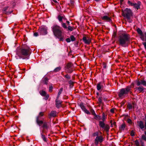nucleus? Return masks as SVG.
I'll return each instance as SVG.
<instances>
[{
  "instance_id": "nucleus-1",
  "label": "nucleus",
  "mask_w": 146,
  "mask_h": 146,
  "mask_svg": "<svg viewBox=\"0 0 146 146\" xmlns=\"http://www.w3.org/2000/svg\"><path fill=\"white\" fill-rule=\"evenodd\" d=\"M29 48L26 45H23L21 48H17L16 50L15 57L17 59H25V56L29 54Z\"/></svg>"
},
{
  "instance_id": "nucleus-2",
  "label": "nucleus",
  "mask_w": 146,
  "mask_h": 146,
  "mask_svg": "<svg viewBox=\"0 0 146 146\" xmlns=\"http://www.w3.org/2000/svg\"><path fill=\"white\" fill-rule=\"evenodd\" d=\"M129 41V37L127 34H123L120 36L119 38V44L123 46H126Z\"/></svg>"
},
{
  "instance_id": "nucleus-3",
  "label": "nucleus",
  "mask_w": 146,
  "mask_h": 146,
  "mask_svg": "<svg viewBox=\"0 0 146 146\" xmlns=\"http://www.w3.org/2000/svg\"><path fill=\"white\" fill-rule=\"evenodd\" d=\"M131 88V86H128L125 88L121 89L119 94V98H123L125 97L130 92Z\"/></svg>"
},
{
  "instance_id": "nucleus-4",
  "label": "nucleus",
  "mask_w": 146,
  "mask_h": 146,
  "mask_svg": "<svg viewBox=\"0 0 146 146\" xmlns=\"http://www.w3.org/2000/svg\"><path fill=\"white\" fill-rule=\"evenodd\" d=\"M52 28L55 36L58 37L61 36L62 30V28L58 25H55L52 27Z\"/></svg>"
},
{
  "instance_id": "nucleus-5",
  "label": "nucleus",
  "mask_w": 146,
  "mask_h": 146,
  "mask_svg": "<svg viewBox=\"0 0 146 146\" xmlns=\"http://www.w3.org/2000/svg\"><path fill=\"white\" fill-rule=\"evenodd\" d=\"M123 15L127 18L129 19L130 17L132 16V13L130 9L126 8L123 11Z\"/></svg>"
},
{
  "instance_id": "nucleus-6",
  "label": "nucleus",
  "mask_w": 146,
  "mask_h": 146,
  "mask_svg": "<svg viewBox=\"0 0 146 146\" xmlns=\"http://www.w3.org/2000/svg\"><path fill=\"white\" fill-rule=\"evenodd\" d=\"M137 31L138 34L139 35L140 38L143 41H144L145 38L144 33L145 32L143 33L142 31L139 28H138L137 29Z\"/></svg>"
},
{
  "instance_id": "nucleus-7",
  "label": "nucleus",
  "mask_w": 146,
  "mask_h": 146,
  "mask_svg": "<svg viewBox=\"0 0 146 146\" xmlns=\"http://www.w3.org/2000/svg\"><path fill=\"white\" fill-rule=\"evenodd\" d=\"M103 141V138L102 136H97L95 140V144L97 145L99 142L101 143Z\"/></svg>"
},
{
  "instance_id": "nucleus-8",
  "label": "nucleus",
  "mask_w": 146,
  "mask_h": 146,
  "mask_svg": "<svg viewBox=\"0 0 146 146\" xmlns=\"http://www.w3.org/2000/svg\"><path fill=\"white\" fill-rule=\"evenodd\" d=\"M47 29L45 27H42L39 29V31L40 32L41 34L45 35L47 34Z\"/></svg>"
},
{
  "instance_id": "nucleus-9",
  "label": "nucleus",
  "mask_w": 146,
  "mask_h": 146,
  "mask_svg": "<svg viewBox=\"0 0 146 146\" xmlns=\"http://www.w3.org/2000/svg\"><path fill=\"white\" fill-rule=\"evenodd\" d=\"M72 64L71 63H68L67 66L68 70L67 71L68 73L72 72L73 71V70L72 69Z\"/></svg>"
},
{
  "instance_id": "nucleus-10",
  "label": "nucleus",
  "mask_w": 146,
  "mask_h": 146,
  "mask_svg": "<svg viewBox=\"0 0 146 146\" xmlns=\"http://www.w3.org/2000/svg\"><path fill=\"white\" fill-rule=\"evenodd\" d=\"M102 20L107 22H111V20L110 18L108 16L105 15L101 17Z\"/></svg>"
},
{
  "instance_id": "nucleus-11",
  "label": "nucleus",
  "mask_w": 146,
  "mask_h": 146,
  "mask_svg": "<svg viewBox=\"0 0 146 146\" xmlns=\"http://www.w3.org/2000/svg\"><path fill=\"white\" fill-rule=\"evenodd\" d=\"M40 93L42 96H46V100L48 99L49 97V95L47 94L46 92L45 91L43 90L40 91Z\"/></svg>"
},
{
  "instance_id": "nucleus-12",
  "label": "nucleus",
  "mask_w": 146,
  "mask_h": 146,
  "mask_svg": "<svg viewBox=\"0 0 146 146\" xmlns=\"http://www.w3.org/2000/svg\"><path fill=\"white\" fill-rule=\"evenodd\" d=\"M141 5V3L140 1H138L136 3H134L133 5V7L137 9H139L140 8V6Z\"/></svg>"
},
{
  "instance_id": "nucleus-13",
  "label": "nucleus",
  "mask_w": 146,
  "mask_h": 146,
  "mask_svg": "<svg viewBox=\"0 0 146 146\" xmlns=\"http://www.w3.org/2000/svg\"><path fill=\"white\" fill-rule=\"evenodd\" d=\"M83 40L84 43L86 44H89L91 42V40L90 39H87L86 37H84L83 38Z\"/></svg>"
},
{
  "instance_id": "nucleus-14",
  "label": "nucleus",
  "mask_w": 146,
  "mask_h": 146,
  "mask_svg": "<svg viewBox=\"0 0 146 146\" xmlns=\"http://www.w3.org/2000/svg\"><path fill=\"white\" fill-rule=\"evenodd\" d=\"M42 81V83L47 84L48 83V79L46 76H44L43 78Z\"/></svg>"
},
{
  "instance_id": "nucleus-15",
  "label": "nucleus",
  "mask_w": 146,
  "mask_h": 146,
  "mask_svg": "<svg viewBox=\"0 0 146 146\" xmlns=\"http://www.w3.org/2000/svg\"><path fill=\"white\" fill-rule=\"evenodd\" d=\"M97 89L98 90H100L103 88V86L101 83H100L97 84Z\"/></svg>"
},
{
  "instance_id": "nucleus-16",
  "label": "nucleus",
  "mask_w": 146,
  "mask_h": 146,
  "mask_svg": "<svg viewBox=\"0 0 146 146\" xmlns=\"http://www.w3.org/2000/svg\"><path fill=\"white\" fill-rule=\"evenodd\" d=\"M58 99H57V98H56V105L57 108H59L61 106V102L60 101H58Z\"/></svg>"
},
{
  "instance_id": "nucleus-17",
  "label": "nucleus",
  "mask_w": 146,
  "mask_h": 146,
  "mask_svg": "<svg viewBox=\"0 0 146 146\" xmlns=\"http://www.w3.org/2000/svg\"><path fill=\"white\" fill-rule=\"evenodd\" d=\"M93 114L94 116V118L95 119H97V120H100L101 119V117L99 115H97L94 111L93 113Z\"/></svg>"
},
{
  "instance_id": "nucleus-18",
  "label": "nucleus",
  "mask_w": 146,
  "mask_h": 146,
  "mask_svg": "<svg viewBox=\"0 0 146 146\" xmlns=\"http://www.w3.org/2000/svg\"><path fill=\"white\" fill-rule=\"evenodd\" d=\"M49 124V123L47 122H44L43 123V125L42 127L44 129H48L49 125L48 124Z\"/></svg>"
},
{
  "instance_id": "nucleus-19",
  "label": "nucleus",
  "mask_w": 146,
  "mask_h": 146,
  "mask_svg": "<svg viewBox=\"0 0 146 146\" xmlns=\"http://www.w3.org/2000/svg\"><path fill=\"white\" fill-rule=\"evenodd\" d=\"M39 116L37 117L36 118V122L40 126L42 124H43V122L42 121L39 120Z\"/></svg>"
},
{
  "instance_id": "nucleus-20",
  "label": "nucleus",
  "mask_w": 146,
  "mask_h": 146,
  "mask_svg": "<svg viewBox=\"0 0 146 146\" xmlns=\"http://www.w3.org/2000/svg\"><path fill=\"white\" fill-rule=\"evenodd\" d=\"M56 112L55 111H52L50 113V115L51 117H54L56 115Z\"/></svg>"
},
{
  "instance_id": "nucleus-21",
  "label": "nucleus",
  "mask_w": 146,
  "mask_h": 146,
  "mask_svg": "<svg viewBox=\"0 0 146 146\" xmlns=\"http://www.w3.org/2000/svg\"><path fill=\"white\" fill-rule=\"evenodd\" d=\"M139 125L141 129H143L144 128V126L143 122L142 121L138 122Z\"/></svg>"
},
{
  "instance_id": "nucleus-22",
  "label": "nucleus",
  "mask_w": 146,
  "mask_h": 146,
  "mask_svg": "<svg viewBox=\"0 0 146 146\" xmlns=\"http://www.w3.org/2000/svg\"><path fill=\"white\" fill-rule=\"evenodd\" d=\"M63 88H61L59 90V92L58 93V95H57V99H58L60 95L62 92L63 91Z\"/></svg>"
},
{
  "instance_id": "nucleus-23",
  "label": "nucleus",
  "mask_w": 146,
  "mask_h": 146,
  "mask_svg": "<svg viewBox=\"0 0 146 146\" xmlns=\"http://www.w3.org/2000/svg\"><path fill=\"white\" fill-rule=\"evenodd\" d=\"M125 125L124 124H122L121 126L119 127V129L120 130H123L125 128Z\"/></svg>"
},
{
  "instance_id": "nucleus-24",
  "label": "nucleus",
  "mask_w": 146,
  "mask_h": 146,
  "mask_svg": "<svg viewBox=\"0 0 146 146\" xmlns=\"http://www.w3.org/2000/svg\"><path fill=\"white\" fill-rule=\"evenodd\" d=\"M99 125L101 127L103 128L105 125V124L103 122L100 121L99 122Z\"/></svg>"
},
{
  "instance_id": "nucleus-25",
  "label": "nucleus",
  "mask_w": 146,
  "mask_h": 146,
  "mask_svg": "<svg viewBox=\"0 0 146 146\" xmlns=\"http://www.w3.org/2000/svg\"><path fill=\"white\" fill-rule=\"evenodd\" d=\"M103 128L106 131H108L110 129V127L108 125H105L104 127Z\"/></svg>"
},
{
  "instance_id": "nucleus-26",
  "label": "nucleus",
  "mask_w": 146,
  "mask_h": 146,
  "mask_svg": "<svg viewBox=\"0 0 146 146\" xmlns=\"http://www.w3.org/2000/svg\"><path fill=\"white\" fill-rule=\"evenodd\" d=\"M145 38V42L142 43L144 45V47L146 49V33H144Z\"/></svg>"
},
{
  "instance_id": "nucleus-27",
  "label": "nucleus",
  "mask_w": 146,
  "mask_h": 146,
  "mask_svg": "<svg viewBox=\"0 0 146 146\" xmlns=\"http://www.w3.org/2000/svg\"><path fill=\"white\" fill-rule=\"evenodd\" d=\"M61 69V68L60 67H58L56 68L54 70V71L55 72H59Z\"/></svg>"
},
{
  "instance_id": "nucleus-28",
  "label": "nucleus",
  "mask_w": 146,
  "mask_h": 146,
  "mask_svg": "<svg viewBox=\"0 0 146 146\" xmlns=\"http://www.w3.org/2000/svg\"><path fill=\"white\" fill-rule=\"evenodd\" d=\"M70 38L71 41H74L76 40V38L73 35H71L70 36Z\"/></svg>"
},
{
  "instance_id": "nucleus-29",
  "label": "nucleus",
  "mask_w": 146,
  "mask_h": 146,
  "mask_svg": "<svg viewBox=\"0 0 146 146\" xmlns=\"http://www.w3.org/2000/svg\"><path fill=\"white\" fill-rule=\"evenodd\" d=\"M138 90L140 92H141L143 90V88L142 86H140L137 88Z\"/></svg>"
},
{
  "instance_id": "nucleus-30",
  "label": "nucleus",
  "mask_w": 146,
  "mask_h": 146,
  "mask_svg": "<svg viewBox=\"0 0 146 146\" xmlns=\"http://www.w3.org/2000/svg\"><path fill=\"white\" fill-rule=\"evenodd\" d=\"M68 29L69 31H72L74 29V28L73 27H71L70 26H68Z\"/></svg>"
},
{
  "instance_id": "nucleus-31",
  "label": "nucleus",
  "mask_w": 146,
  "mask_h": 146,
  "mask_svg": "<svg viewBox=\"0 0 146 146\" xmlns=\"http://www.w3.org/2000/svg\"><path fill=\"white\" fill-rule=\"evenodd\" d=\"M41 134V137H42V139H43V140L45 142H46L47 141V140H46V137H45V136L44 135L42 134Z\"/></svg>"
},
{
  "instance_id": "nucleus-32",
  "label": "nucleus",
  "mask_w": 146,
  "mask_h": 146,
  "mask_svg": "<svg viewBox=\"0 0 146 146\" xmlns=\"http://www.w3.org/2000/svg\"><path fill=\"white\" fill-rule=\"evenodd\" d=\"M141 84L146 86V82L144 80H141Z\"/></svg>"
},
{
  "instance_id": "nucleus-33",
  "label": "nucleus",
  "mask_w": 146,
  "mask_h": 146,
  "mask_svg": "<svg viewBox=\"0 0 146 146\" xmlns=\"http://www.w3.org/2000/svg\"><path fill=\"white\" fill-rule=\"evenodd\" d=\"M106 118V116H105V114L104 113H103L102 114V120L103 121H104L105 120Z\"/></svg>"
},
{
  "instance_id": "nucleus-34",
  "label": "nucleus",
  "mask_w": 146,
  "mask_h": 146,
  "mask_svg": "<svg viewBox=\"0 0 146 146\" xmlns=\"http://www.w3.org/2000/svg\"><path fill=\"white\" fill-rule=\"evenodd\" d=\"M127 107L129 110H131L132 109V106L130 104H129L128 106Z\"/></svg>"
},
{
  "instance_id": "nucleus-35",
  "label": "nucleus",
  "mask_w": 146,
  "mask_h": 146,
  "mask_svg": "<svg viewBox=\"0 0 146 146\" xmlns=\"http://www.w3.org/2000/svg\"><path fill=\"white\" fill-rule=\"evenodd\" d=\"M128 4L130 5L131 6H133V5H134V3L131 2L129 1H128Z\"/></svg>"
},
{
  "instance_id": "nucleus-36",
  "label": "nucleus",
  "mask_w": 146,
  "mask_h": 146,
  "mask_svg": "<svg viewBox=\"0 0 146 146\" xmlns=\"http://www.w3.org/2000/svg\"><path fill=\"white\" fill-rule=\"evenodd\" d=\"M135 144L136 146H139V144L138 141L137 140H136L135 141Z\"/></svg>"
},
{
  "instance_id": "nucleus-37",
  "label": "nucleus",
  "mask_w": 146,
  "mask_h": 146,
  "mask_svg": "<svg viewBox=\"0 0 146 146\" xmlns=\"http://www.w3.org/2000/svg\"><path fill=\"white\" fill-rule=\"evenodd\" d=\"M58 19L59 21L60 22L62 21V18H63V17H61L59 15L58 16Z\"/></svg>"
},
{
  "instance_id": "nucleus-38",
  "label": "nucleus",
  "mask_w": 146,
  "mask_h": 146,
  "mask_svg": "<svg viewBox=\"0 0 146 146\" xmlns=\"http://www.w3.org/2000/svg\"><path fill=\"white\" fill-rule=\"evenodd\" d=\"M62 26L64 28L66 29L67 28V26L64 23H62Z\"/></svg>"
},
{
  "instance_id": "nucleus-39",
  "label": "nucleus",
  "mask_w": 146,
  "mask_h": 146,
  "mask_svg": "<svg viewBox=\"0 0 146 146\" xmlns=\"http://www.w3.org/2000/svg\"><path fill=\"white\" fill-rule=\"evenodd\" d=\"M142 139L146 141V136L145 135H143L142 136Z\"/></svg>"
},
{
  "instance_id": "nucleus-40",
  "label": "nucleus",
  "mask_w": 146,
  "mask_h": 146,
  "mask_svg": "<svg viewBox=\"0 0 146 146\" xmlns=\"http://www.w3.org/2000/svg\"><path fill=\"white\" fill-rule=\"evenodd\" d=\"M137 86H139L141 84V80L140 81H137Z\"/></svg>"
},
{
  "instance_id": "nucleus-41",
  "label": "nucleus",
  "mask_w": 146,
  "mask_h": 146,
  "mask_svg": "<svg viewBox=\"0 0 146 146\" xmlns=\"http://www.w3.org/2000/svg\"><path fill=\"white\" fill-rule=\"evenodd\" d=\"M98 135V132H95V133H94L93 134V135L94 136H99Z\"/></svg>"
},
{
  "instance_id": "nucleus-42",
  "label": "nucleus",
  "mask_w": 146,
  "mask_h": 146,
  "mask_svg": "<svg viewBox=\"0 0 146 146\" xmlns=\"http://www.w3.org/2000/svg\"><path fill=\"white\" fill-rule=\"evenodd\" d=\"M127 122L128 123L131 124L132 123V121L131 120L129 119H127Z\"/></svg>"
},
{
  "instance_id": "nucleus-43",
  "label": "nucleus",
  "mask_w": 146,
  "mask_h": 146,
  "mask_svg": "<svg viewBox=\"0 0 146 146\" xmlns=\"http://www.w3.org/2000/svg\"><path fill=\"white\" fill-rule=\"evenodd\" d=\"M53 87L52 86H50L49 88V91L50 92H51L52 91Z\"/></svg>"
},
{
  "instance_id": "nucleus-44",
  "label": "nucleus",
  "mask_w": 146,
  "mask_h": 146,
  "mask_svg": "<svg viewBox=\"0 0 146 146\" xmlns=\"http://www.w3.org/2000/svg\"><path fill=\"white\" fill-rule=\"evenodd\" d=\"M66 40L67 42H70L71 41L70 38H67L66 39Z\"/></svg>"
},
{
  "instance_id": "nucleus-45",
  "label": "nucleus",
  "mask_w": 146,
  "mask_h": 146,
  "mask_svg": "<svg viewBox=\"0 0 146 146\" xmlns=\"http://www.w3.org/2000/svg\"><path fill=\"white\" fill-rule=\"evenodd\" d=\"M98 103L99 104H100L102 102V100L101 98H99L98 99Z\"/></svg>"
},
{
  "instance_id": "nucleus-46",
  "label": "nucleus",
  "mask_w": 146,
  "mask_h": 146,
  "mask_svg": "<svg viewBox=\"0 0 146 146\" xmlns=\"http://www.w3.org/2000/svg\"><path fill=\"white\" fill-rule=\"evenodd\" d=\"M141 146H144V142L142 140H141Z\"/></svg>"
},
{
  "instance_id": "nucleus-47",
  "label": "nucleus",
  "mask_w": 146,
  "mask_h": 146,
  "mask_svg": "<svg viewBox=\"0 0 146 146\" xmlns=\"http://www.w3.org/2000/svg\"><path fill=\"white\" fill-rule=\"evenodd\" d=\"M81 107L82 109V110L84 111L86 109L85 108V107L83 106H81Z\"/></svg>"
},
{
  "instance_id": "nucleus-48",
  "label": "nucleus",
  "mask_w": 146,
  "mask_h": 146,
  "mask_svg": "<svg viewBox=\"0 0 146 146\" xmlns=\"http://www.w3.org/2000/svg\"><path fill=\"white\" fill-rule=\"evenodd\" d=\"M84 111L87 114H89L90 113L86 109Z\"/></svg>"
},
{
  "instance_id": "nucleus-49",
  "label": "nucleus",
  "mask_w": 146,
  "mask_h": 146,
  "mask_svg": "<svg viewBox=\"0 0 146 146\" xmlns=\"http://www.w3.org/2000/svg\"><path fill=\"white\" fill-rule=\"evenodd\" d=\"M131 135L132 136H134V133L133 131H132L131 132Z\"/></svg>"
},
{
  "instance_id": "nucleus-50",
  "label": "nucleus",
  "mask_w": 146,
  "mask_h": 146,
  "mask_svg": "<svg viewBox=\"0 0 146 146\" xmlns=\"http://www.w3.org/2000/svg\"><path fill=\"white\" fill-rule=\"evenodd\" d=\"M69 83L71 85H72L73 84V82L71 80H70L69 82Z\"/></svg>"
},
{
  "instance_id": "nucleus-51",
  "label": "nucleus",
  "mask_w": 146,
  "mask_h": 146,
  "mask_svg": "<svg viewBox=\"0 0 146 146\" xmlns=\"http://www.w3.org/2000/svg\"><path fill=\"white\" fill-rule=\"evenodd\" d=\"M43 113L42 112H40L39 113V116H43Z\"/></svg>"
},
{
  "instance_id": "nucleus-52",
  "label": "nucleus",
  "mask_w": 146,
  "mask_h": 146,
  "mask_svg": "<svg viewBox=\"0 0 146 146\" xmlns=\"http://www.w3.org/2000/svg\"><path fill=\"white\" fill-rule=\"evenodd\" d=\"M65 77L67 78L70 79V76L68 75H65Z\"/></svg>"
},
{
  "instance_id": "nucleus-53",
  "label": "nucleus",
  "mask_w": 146,
  "mask_h": 146,
  "mask_svg": "<svg viewBox=\"0 0 146 146\" xmlns=\"http://www.w3.org/2000/svg\"><path fill=\"white\" fill-rule=\"evenodd\" d=\"M34 35L35 36H36L38 35V34L37 33H34Z\"/></svg>"
},
{
  "instance_id": "nucleus-54",
  "label": "nucleus",
  "mask_w": 146,
  "mask_h": 146,
  "mask_svg": "<svg viewBox=\"0 0 146 146\" xmlns=\"http://www.w3.org/2000/svg\"><path fill=\"white\" fill-rule=\"evenodd\" d=\"M110 111L112 113H113L114 112V110L113 109H111L110 110Z\"/></svg>"
},
{
  "instance_id": "nucleus-55",
  "label": "nucleus",
  "mask_w": 146,
  "mask_h": 146,
  "mask_svg": "<svg viewBox=\"0 0 146 146\" xmlns=\"http://www.w3.org/2000/svg\"><path fill=\"white\" fill-rule=\"evenodd\" d=\"M66 22L67 23V24H68V25H69V24H70V22L69 21H66Z\"/></svg>"
},
{
  "instance_id": "nucleus-56",
  "label": "nucleus",
  "mask_w": 146,
  "mask_h": 146,
  "mask_svg": "<svg viewBox=\"0 0 146 146\" xmlns=\"http://www.w3.org/2000/svg\"><path fill=\"white\" fill-rule=\"evenodd\" d=\"M52 0L55 3H56L57 2V1L56 0Z\"/></svg>"
},
{
  "instance_id": "nucleus-57",
  "label": "nucleus",
  "mask_w": 146,
  "mask_h": 146,
  "mask_svg": "<svg viewBox=\"0 0 146 146\" xmlns=\"http://www.w3.org/2000/svg\"><path fill=\"white\" fill-rule=\"evenodd\" d=\"M145 129H146V121L145 122Z\"/></svg>"
},
{
  "instance_id": "nucleus-58",
  "label": "nucleus",
  "mask_w": 146,
  "mask_h": 146,
  "mask_svg": "<svg viewBox=\"0 0 146 146\" xmlns=\"http://www.w3.org/2000/svg\"><path fill=\"white\" fill-rule=\"evenodd\" d=\"M104 67L105 68H106V65H104Z\"/></svg>"
},
{
  "instance_id": "nucleus-59",
  "label": "nucleus",
  "mask_w": 146,
  "mask_h": 146,
  "mask_svg": "<svg viewBox=\"0 0 146 146\" xmlns=\"http://www.w3.org/2000/svg\"><path fill=\"white\" fill-rule=\"evenodd\" d=\"M123 0H120V1L121 2L123 1Z\"/></svg>"
},
{
  "instance_id": "nucleus-60",
  "label": "nucleus",
  "mask_w": 146,
  "mask_h": 146,
  "mask_svg": "<svg viewBox=\"0 0 146 146\" xmlns=\"http://www.w3.org/2000/svg\"><path fill=\"white\" fill-rule=\"evenodd\" d=\"M145 134L146 136V131L145 132Z\"/></svg>"
},
{
  "instance_id": "nucleus-61",
  "label": "nucleus",
  "mask_w": 146,
  "mask_h": 146,
  "mask_svg": "<svg viewBox=\"0 0 146 146\" xmlns=\"http://www.w3.org/2000/svg\"><path fill=\"white\" fill-rule=\"evenodd\" d=\"M145 120H146V115L145 116Z\"/></svg>"
},
{
  "instance_id": "nucleus-62",
  "label": "nucleus",
  "mask_w": 146,
  "mask_h": 146,
  "mask_svg": "<svg viewBox=\"0 0 146 146\" xmlns=\"http://www.w3.org/2000/svg\"><path fill=\"white\" fill-rule=\"evenodd\" d=\"M95 1H98L99 0H95Z\"/></svg>"
},
{
  "instance_id": "nucleus-63",
  "label": "nucleus",
  "mask_w": 146,
  "mask_h": 146,
  "mask_svg": "<svg viewBox=\"0 0 146 146\" xmlns=\"http://www.w3.org/2000/svg\"><path fill=\"white\" fill-rule=\"evenodd\" d=\"M113 125H115V123H114L113 124Z\"/></svg>"
},
{
  "instance_id": "nucleus-64",
  "label": "nucleus",
  "mask_w": 146,
  "mask_h": 146,
  "mask_svg": "<svg viewBox=\"0 0 146 146\" xmlns=\"http://www.w3.org/2000/svg\"><path fill=\"white\" fill-rule=\"evenodd\" d=\"M98 23H99V24H100V23H99V22H98Z\"/></svg>"
}]
</instances>
